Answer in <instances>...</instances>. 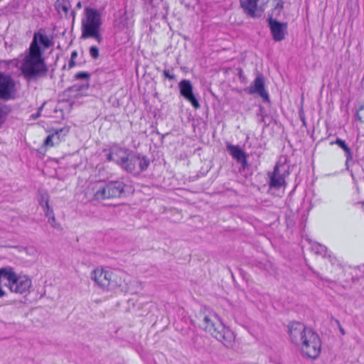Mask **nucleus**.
<instances>
[{
    "label": "nucleus",
    "mask_w": 364,
    "mask_h": 364,
    "mask_svg": "<svg viewBox=\"0 0 364 364\" xmlns=\"http://www.w3.org/2000/svg\"><path fill=\"white\" fill-rule=\"evenodd\" d=\"M291 341L299 347L303 355L316 359L321 353V343L318 335L311 328L300 322H293L288 326Z\"/></svg>",
    "instance_id": "f257e3e1"
},
{
    "label": "nucleus",
    "mask_w": 364,
    "mask_h": 364,
    "mask_svg": "<svg viewBox=\"0 0 364 364\" xmlns=\"http://www.w3.org/2000/svg\"><path fill=\"white\" fill-rule=\"evenodd\" d=\"M196 318L200 328L210 333L225 346H229L234 341V333L225 326L215 311L205 309L197 315Z\"/></svg>",
    "instance_id": "f03ea898"
},
{
    "label": "nucleus",
    "mask_w": 364,
    "mask_h": 364,
    "mask_svg": "<svg viewBox=\"0 0 364 364\" xmlns=\"http://www.w3.org/2000/svg\"><path fill=\"white\" fill-rule=\"evenodd\" d=\"M107 160L115 162L124 171L134 175L140 174L149 165V160L146 156H141L140 154L118 146L111 149L107 155Z\"/></svg>",
    "instance_id": "7ed1b4c3"
},
{
    "label": "nucleus",
    "mask_w": 364,
    "mask_h": 364,
    "mask_svg": "<svg viewBox=\"0 0 364 364\" xmlns=\"http://www.w3.org/2000/svg\"><path fill=\"white\" fill-rule=\"evenodd\" d=\"M21 70L27 80H37L46 75L48 68L42 53L29 48L22 60Z\"/></svg>",
    "instance_id": "20e7f679"
},
{
    "label": "nucleus",
    "mask_w": 364,
    "mask_h": 364,
    "mask_svg": "<svg viewBox=\"0 0 364 364\" xmlns=\"http://www.w3.org/2000/svg\"><path fill=\"white\" fill-rule=\"evenodd\" d=\"M102 24L101 13L95 9L85 7L84 17L82 19L81 38L83 39L93 38L100 44L102 42V36L100 33Z\"/></svg>",
    "instance_id": "39448f33"
},
{
    "label": "nucleus",
    "mask_w": 364,
    "mask_h": 364,
    "mask_svg": "<svg viewBox=\"0 0 364 364\" xmlns=\"http://www.w3.org/2000/svg\"><path fill=\"white\" fill-rule=\"evenodd\" d=\"M4 285L9 289L11 292L23 294L29 291L32 285V282L26 275H18L10 267H4Z\"/></svg>",
    "instance_id": "423d86ee"
},
{
    "label": "nucleus",
    "mask_w": 364,
    "mask_h": 364,
    "mask_svg": "<svg viewBox=\"0 0 364 364\" xmlns=\"http://www.w3.org/2000/svg\"><path fill=\"white\" fill-rule=\"evenodd\" d=\"M125 185L123 182L116 181H110L100 187L95 193V198L97 200L119 198L124 191Z\"/></svg>",
    "instance_id": "0eeeda50"
},
{
    "label": "nucleus",
    "mask_w": 364,
    "mask_h": 364,
    "mask_svg": "<svg viewBox=\"0 0 364 364\" xmlns=\"http://www.w3.org/2000/svg\"><path fill=\"white\" fill-rule=\"evenodd\" d=\"M112 277L113 274L111 272L102 268H97L91 273V279L97 286L107 291L112 290L117 286Z\"/></svg>",
    "instance_id": "6e6552de"
},
{
    "label": "nucleus",
    "mask_w": 364,
    "mask_h": 364,
    "mask_svg": "<svg viewBox=\"0 0 364 364\" xmlns=\"http://www.w3.org/2000/svg\"><path fill=\"white\" fill-rule=\"evenodd\" d=\"M289 166L286 164L277 163L274 171L269 173L270 188L279 189L286 185V177L289 175Z\"/></svg>",
    "instance_id": "1a4fd4ad"
},
{
    "label": "nucleus",
    "mask_w": 364,
    "mask_h": 364,
    "mask_svg": "<svg viewBox=\"0 0 364 364\" xmlns=\"http://www.w3.org/2000/svg\"><path fill=\"white\" fill-rule=\"evenodd\" d=\"M15 91V82L8 75L0 72V99L8 100Z\"/></svg>",
    "instance_id": "9d476101"
},
{
    "label": "nucleus",
    "mask_w": 364,
    "mask_h": 364,
    "mask_svg": "<svg viewBox=\"0 0 364 364\" xmlns=\"http://www.w3.org/2000/svg\"><path fill=\"white\" fill-rule=\"evenodd\" d=\"M180 94L188 101L195 109L200 107V104L193 94V87L188 80H183L178 84Z\"/></svg>",
    "instance_id": "9b49d317"
},
{
    "label": "nucleus",
    "mask_w": 364,
    "mask_h": 364,
    "mask_svg": "<svg viewBox=\"0 0 364 364\" xmlns=\"http://www.w3.org/2000/svg\"><path fill=\"white\" fill-rule=\"evenodd\" d=\"M269 25L270 31L275 41H281L285 38L287 33V24L281 23L277 20L269 18Z\"/></svg>",
    "instance_id": "f8f14e48"
},
{
    "label": "nucleus",
    "mask_w": 364,
    "mask_h": 364,
    "mask_svg": "<svg viewBox=\"0 0 364 364\" xmlns=\"http://www.w3.org/2000/svg\"><path fill=\"white\" fill-rule=\"evenodd\" d=\"M249 94H258L264 100H269V95L264 89V80L262 75H259L255 79L251 85L246 89Z\"/></svg>",
    "instance_id": "ddd939ff"
},
{
    "label": "nucleus",
    "mask_w": 364,
    "mask_h": 364,
    "mask_svg": "<svg viewBox=\"0 0 364 364\" xmlns=\"http://www.w3.org/2000/svg\"><path fill=\"white\" fill-rule=\"evenodd\" d=\"M40 43L43 46L45 49L52 46V41L49 37L41 31L34 33L29 48L34 51L42 53L39 46Z\"/></svg>",
    "instance_id": "4468645a"
},
{
    "label": "nucleus",
    "mask_w": 364,
    "mask_h": 364,
    "mask_svg": "<svg viewBox=\"0 0 364 364\" xmlns=\"http://www.w3.org/2000/svg\"><path fill=\"white\" fill-rule=\"evenodd\" d=\"M226 148L233 159H236L242 165H245L247 164L246 154L240 148L239 146L228 144Z\"/></svg>",
    "instance_id": "2eb2a0df"
},
{
    "label": "nucleus",
    "mask_w": 364,
    "mask_h": 364,
    "mask_svg": "<svg viewBox=\"0 0 364 364\" xmlns=\"http://www.w3.org/2000/svg\"><path fill=\"white\" fill-rule=\"evenodd\" d=\"M258 0H240L241 6L245 10L249 15L252 17L259 16L260 14H257V4Z\"/></svg>",
    "instance_id": "dca6fc26"
},
{
    "label": "nucleus",
    "mask_w": 364,
    "mask_h": 364,
    "mask_svg": "<svg viewBox=\"0 0 364 364\" xmlns=\"http://www.w3.org/2000/svg\"><path fill=\"white\" fill-rule=\"evenodd\" d=\"M55 6L59 14L65 17L68 16L70 9V4L68 0H57Z\"/></svg>",
    "instance_id": "f3484780"
},
{
    "label": "nucleus",
    "mask_w": 364,
    "mask_h": 364,
    "mask_svg": "<svg viewBox=\"0 0 364 364\" xmlns=\"http://www.w3.org/2000/svg\"><path fill=\"white\" fill-rule=\"evenodd\" d=\"M335 144H337L339 147H341L345 151L347 161L352 159L353 154H352L351 149L346 144L345 141H343L341 139H337L336 141H335Z\"/></svg>",
    "instance_id": "a211bd4d"
},
{
    "label": "nucleus",
    "mask_w": 364,
    "mask_h": 364,
    "mask_svg": "<svg viewBox=\"0 0 364 364\" xmlns=\"http://www.w3.org/2000/svg\"><path fill=\"white\" fill-rule=\"evenodd\" d=\"M60 142L59 134L58 132L48 135L44 141V144L46 146H53L55 144Z\"/></svg>",
    "instance_id": "6ab92c4d"
},
{
    "label": "nucleus",
    "mask_w": 364,
    "mask_h": 364,
    "mask_svg": "<svg viewBox=\"0 0 364 364\" xmlns=\"http://www.w3.org/2000/svg\"><path fill=\"white\" fill-rule=\"evenodd\" d=\"M89 53L93 59H97L99 57V49L97 46H92L90 48Z\"/></svg>",
    "instance_id": "aec40b11"
},
{
    "label": "nucleus",
    "mask_w": 364,
    "mask_h": 364,
    "mask_svg": "<svg viewBox=\"0 0 364 364\" xmlns=\"http://www.w3.org/2000/svg\"><path fill=\"white\" fill-rule=\"evenodd\" d=\"M45 211L46 216L48 218V219L52 217V214H54L53 210L49 206L48 200H46Z\"/></svg>",
    "instance_id": "412c9836"
},
{
    "label": "nucleus",
    "mask_w": 364,
    "mask_h": 364,
    "mask_svg": "<svg viewBox=\"0 0 364 364\" xmlns=\"http://www.w3.org/2000/svg\"><path fill=\"white\" fill-rule=\"evenodd\" d=\"M357 117L361 122L364 123V105L357 111Z\"/></svg>",
    "instance_id": "4be33fe9"
},
{
    "label": "nucleus",
    "mask_w": 364,
    "mask_h": 364,
    "mask_svg": "<svg viewBox=\"0 0 364 364\" xmlns=\"http://www.w3.org/2000/svg\"><path fill=\"white\" fill-rule=\"evenodd\" d=\"M90 75L87 72H80L75 74L76 79H89Z\"/></svg>",
    "instance_id": "5701e85b"
},
{
    "label": "nucleus",
    "mask_w": 364,
    "mask_h": 364,
    "mask_svg": "<svg viewBox=\"0 0 364 364\" xmlns=\"http://www.w3.org/2000/svg\"><path fill=\"white\" fill-rule=\"evenodd\" d=\"M163 75L166 78H168L169 80H174L175 75L173 74H171L168 70H164L163 72Z\"/></svg>",
    "instance_id": "b1692460"
},
{
    "label": "nucleus",
    "mask_w": 364,
    "mask_h": 364,
    "mask_svg": "<svg viewBox=\"0 0 364 364\" xmlns=\"http://www.w3.org/2000/svg\"><path fill=\"white\" fill-rule=\"evenodd\" d=\"M48 223L53 226V228H57L59 226V224L56 223L55 218L54 216V214H52V217L48 219Z\"/></svg>",
    "instance_id": "393cba45"
},
{
    "label": "nucleus",
    "mask_w": 364,
    "mask_h": 364,
    "mask_svg": "<svg viewBox=\"0 0 364 364\" xmlns=\"http://www.w3.org/2000/svg\"><path fill=\"white\" fill-rule=\"evenodd\" d=\"M336 323L338 325L340 332L341 333L342 335H344L346 333V332H345V330L341 327L340 322L337 320Z\"/></svg>",
    "instance_id": "a878e982"
},
{
    "label": "nucleus",
    "mask_w": 364,
    "mask_h": 364,
    "mask_svg": "<svg viewBox=\"0 0 364 364\" xmlns=\"http://www.w3.org/2000/svg\"><path fill=\"white\" fill-rule=\"evenodd\" d=\"M42 109H43V106H41V107L39 108L38 112V113L36 114V115L34 117V118H37V117H38L40 116V112L42 110Z\"/></svg>",
    "instance_id": "bb28decb"
},
{
    "label": "nucleus",
    "mask_w": 364,
    "mask_h": 364,
    "mask_svg": "<svg viewBox=\"0 0 364 364\" xmlns=\"http://www.w3.org/2000/svg\"><path fill=\"white\" fill-rule=\"evenodd\" d=\"M76 6H77V9H81V7H82V4H81V2H80V1H79V2L77 4Z\"/></svg>",
    "instance_id": "cd10ccee"
},
{
    "label": "nucleus",
    "mask_w": 364,
    "mask_h": 364,
    "mask_svg": "<svg viewBox=\"0 0 364 364\" xmlns=\"http://www.w3.org/2000/svg\"><path fill=\"white\" fill-rule=\"evenodd\" d=\"M76 55H77L76 52H73V53H72V58H73L74 56H76Z\"/></svg>",
    "instance_id": "c85d7f7f"
},
{
    "label": "nucleus",
    "mask_w": 364,
    "mask_h": 364,
    "mask_svg": "<svg viewBox=\"0 0 364 364\" xmlns=\"http://www.w3.org/2000/svg\"><path fill=\"white\" fill-rule=\"evenodd\" d=\"M279 7H281V8H282V7H283L282 4H277V7H279Z\"/></svg>",
    "instance_id": "c756f323"
},
{
    "label": "nucleus",
    "mask_w": 364,
    "mask_h": 364,
    "mask_svg": "<svg viewBox=\"0 0 364 364\" xmlns=\"http://www.w3.org/2000/svg\"><path fill=\"white\" fill-rule=\"evenodd\" d=\"M72 15L73 16V17L75 16V11H72Z\"/></svg>",
    "instance_id": "7c9ffc66"
}]
</instances>
